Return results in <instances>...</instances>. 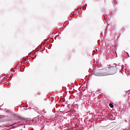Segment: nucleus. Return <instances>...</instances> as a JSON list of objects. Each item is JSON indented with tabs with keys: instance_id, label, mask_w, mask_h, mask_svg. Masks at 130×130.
I'll return each mask as SVG.
<instances>
[{
	"instance_id": "15",
	"label": "nucleus",
	"mask_w": 130,
	"mask_h": 130,
	"mask_svg": "<svg viewBox=\"0 0 130 130\" xmlns=\"http://www.w3.org/2000/svg\"><path fill=\"white\" fill-rule=\"evenodd\" d=\"M20 130H22V129H20Z\"/></svg>"
},
{
	"instance_id": "2",
	"label": "nucleus",
	"mask_w": 130,
	"mask_h": 130,
	"mask_svg": "<svg viewBox=\"0 0 130 130\" xmlns=\"http://www.w3.org/2000/svg\"><path fill=\"white\" fill-rule=\"evenodd\" d=\"M125 73L126 74V75H128V74H129V70L126 69L125 70Z\"/></svg>"
},
{
	"instance_id": "13",
	"label": "nucleus",
	"mask_w": 130,
	"mask_h": 130,
	"mask_svg": "<svg viewBox=\"0 0 130 130\" xmlns=\"http://www.w3.org/2000/svg\"><path fill=\"white\" fill-rule=\"evenodd\" d=\"M129 129L130 130V125H129Z\"/></svg>"
},
{
	"instance_id": "7",
	"label": "nucleus",
	"mask_w": 130,
	"mask_h": 130,
	"mask_svg": "<svg viewBox=\"0 0 130 130\" xmlns=\"http://www.w3.org/2000/svg\"><path fill=\"white\" fill-rule=\"evenodd\" d=\"M19 119H21L22 120H24V119H25L24 118H22V117H20Z\"/></svg>"
},
{
	"instance_id": "11",
	"label": "nucleus",
	"mask_w": 130,
	"mask_h": 130,
	"mask_svg": "<svg viewBox=\"0 0 130 130\" xmlns=\"http://www.w3.org/2000/svg\"><path fill=\"white\" fill-rule=\"evenodd\" d=\"M107 113H108V114L109 113V111H107Z\"/></svg>"
},
{
	"instance_id": "6",
	"label": "nucleus",
	"mask_w": 130,
	"mask_h": 130,
	"mask_svg": "<svg viewBox=\"0 0 130 130\" xmlns=\"http://www.w3.org/2000/svg\"><path fill=\"white\" fill-rule=\"evenodd\" d=\"M17 123H20V122H17V123H14L12 124L11 125V126H13V125H15V124H17Z\"/></svg>"
},
{
	"instance_id": "5",
	"label": "nucleus",
	"mask_w": 130,
	"mask_h": 130,
	"mask_svg": "<svg viewBox=\"0 0 130 130\" xmlns=\"http://www.w3.org/2000/svg\"><path fill=\"white\" fill-rule=\"evenodd\" d=\"M109 106H110V107H111V108H113L114 106L112 104H110Z\"/></svg>"
},
{
	"instance_id": "10",
	"label": "nucleus",
	"mask_w": 130,
	"mask_h": 130,
	"mask_svg": "<svg viewBox=\"0 0 130 130\" xmlns=\"http://www.w3.org/2000/svg\"><path fill=\"white\" fill-rule=\"evenodd\" d=\"M127 55L129 57V55L128 54V53L126 52Z\"/></svg>"
},
{
	"instance_id": "1",
	"label": "nucleus",
	"mask_w": 130,
	"mask_h": 130,
	"mask_svg": "<svg viewBox=\"0 0 130 130\" xmlns=\"http://www.w3.org/2000/svg\"><path fill=\"white\" fill-rule=\"evenodd\" d=\"M109 73H104L103 76H108V75H114L116 74L117 71L122 72L123 71V67L116 64H113L112 65H109L108 67Z\"/></svg>"
},
{
	"instance_id": "8",
	"label": "nucleus",
	"mask_w": 130,
	"mask_h": 130,
	"mask_svg": "<svg viewBox=\"0 0 130 130\" xmlns=\"http://www.w3.org/2000/svg\"><path fill=\"white\" fill-rule=\"evenodd\" d=\"M8 121H12V120H13V119H12L11 118H10V119H8L7 120Z\"/></svg>"
},
{
	"instance_id": "3",
	"label": "nucleus",
	"mask_w": 130,
	"mask_h": 130,
	"mask_svg": "<svg viewBox=\"0 0 130 130\" xmlns=\"http://www.w3.org/2000/svg\"><path fill=\"white\" fill-rule=\"evenodd\" d=\"M5 117H7V116L5 115H0V119L2 118H5Z\"/></svg>"
},
{
	"instance_id": "14",
	"label": "nucleus",
	"mask_w": 130,
	"mask_h": 130,
	"mask_svg": "<svg viewBox=\"0 0 130 130\" xmlns=\"http://www.w3.org/2000/svg\"><path fill=\"white\" fill-rule=\"evenodd\" d=\"M106 116H108V115H106Z\"/></svg>"
},
{
	"instance_id": "12",
	"label": "nucleus",
	"mask_w": 130,
	"mask_h": 130,
	"mask_svg": "<svg viewBox=\"0 0 130 130\" xmlns=\"http://www.w3.org/2000/svg\"><path fill=\"white\" fill-rule=\"evenodd\" d=\"M121 130H127L126 129H122Z\"/></svg>"
},
{
	"instance_id": "4",
	"label": "nucleus",
	"mask_w": 130,
	"mask_h": 130,
	"mask_svg": "<svg viewBox=\"0 0 130 130\" xmlns=\"http://www.w3.org/2000/svg\"><path fill=\"white\" fill-rule=\"evenodd\" d=\"M128 100H130V91H129L128 94Z\"/></svg>"
},
{
	"instance_id": "9",
	"label": "nucleus",
	"mask_w": 130,
	"mask_h": 130,
	"mask_svg": "<svg viewBox=\"0 0 130 130\" xmlns=\"http://www.w3.org/2000/svg\"><path fill=\"white\" fill-rule=\"evenodd\" d=\"M114 3H115V4H117V3H116V0L115 1Z\"/></svg>"
}]
</instances>
